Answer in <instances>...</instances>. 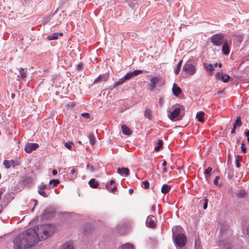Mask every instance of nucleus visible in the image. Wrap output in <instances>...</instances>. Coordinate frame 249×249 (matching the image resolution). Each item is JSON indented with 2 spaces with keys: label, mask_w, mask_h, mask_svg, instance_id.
Listing matches in <instances>:
<instances>
[{
  "label": "nucleus",
  "mask_w": 249,
  "mask_h": 249,
  "mask_svg": "<svg viewBox=\"0 0 249 249\" xmlns=\"http://www.w3.org/2000/svg\"><path fill=\"white\" fill-rule=\"evenodd\" d=\"M222 53L225 55H228L230 52V48L227 40H225L222 44Z\"/></svg>",
  "instance_id": "f8f14e48"
},
{
  "label": "nucleus",
  "mask_w": 249,
  "mask_h": 249,
  "mask_svg": "<svg viewBox=\"0 0 249 249\" xmlns=\"http://www.w3.org/2000/svg\"><path fill=\"white\" fill-rule=\"evenodd\" d=\"M39 147L37 143H28L26 144L24 150L27 153H30L33 151L35 150Z\"/></svg>",
  "instance_id": "0eeeda50"
},
{
  "label": "nucleus",
  "mask_w": 249,
  "mask_h": 249,
  "mask_svg": "<svg viewBox=\"0 0 249 249\" xmlns=\"http://www.w3.org/2000/svg\"><path fill=\"white\" fill-rule=\"evenodd\" d=\"M212 170L211 167H208L204 172L205 178L207 180H209L211 176V173Z\"/></svg>",
  "instance_id": "b1692460"
},
{
  "label": "nucleus",
  "mask_w": 249,
  "mask_h": 249,
  "mask_svg": "<svg viewBox=\"0 0 249 249\" xmlns=\"http://www.w3.org/2000/svg\"><path fill=\"white\" fill-rule=\"evenodd\" d=\"M216 78L217 79H220L223 82L226 83L229 81L230 76L228 75L224 74L222 72H219L216 75Z\"/></svg>",
  "instance_id": "1a4fd4ad"
},
{
  "label": "nucleus",
  "mask_w": 249,
  "mask_h": 249,
  "mask_svg": "<svg viewBox=\"0 0 249 249\" xmlns=\"http://www.w3.org/2000/svg\"><path fill=\"white\" fill-rule=\"evenodd\" d=\"M217 65H218L217 63H215L214 64H213V68L214 69L217 67Z\"/></svg>",
  "instance_id": "680f3d73"
},
{
  "label": "nucleus",
  "mask_w": 249,
  "mask_h": 249,
  "mask_svg": "<svg viewBox=\"0 0 249 249\" xmlns=\"http://www.w3.org/2000/svg\"><path fill=\"white\" fill-rule=\"evenodd\" d=\"M82 116L84 117V118H86L87 119H88L89 118V113H82Z\"/></svg>",
  "instance_id": "a18cd8bd"
},
{
  "label": "nucleus",
  "mask_w": 249,
  "mask_h": 249,
  "mask_svg": "<svg viewBox=\"0 0 249 249\" xmlns=\"http://www.w3.org/2000/svg\"><path fill=\"white\" fill-rule=\"evenodd\" d=\"M73 145V144L71 142H66L65 143V146L68 149H71Z\"/></svg>",
  "instance_id": "c9c22d12"
},
{
  "label": "nucleus",
  "mask_w": 249,
  "mask_h": 249,
  "mask_svg": "<svg viewBox=\"0 0 249 249\" xmlns=\"http://www.w3.org/2000/svg\"><path fill=\"white\" fill-rule=\"evenodd\" d=\"M236 129V128H234V127H233L232 129L231 130V134H234V133H235V129Z\"/></svg>",
  "instance_id": "5fc2aeb1"
},
{
  "label": "nucleus",
  "mask_w": 249,
  "mask_h": 249,
  "mask_svg": "<svg viewBox=\"0 0 249 249\" xmlns=\"http://www.w3.org/2000/svg\"><path fill=\"white\" fill-rule=\"evenodd\" d=\"M77 171V170L74 168H72L71 171V174H74L75 173H76V172Z\"/></svg>",
  "instance_id": "8fccbe9b"
},
{
  "label": "nucleus",
  "mask_w": 249,
  "mask_h": 249,
  "mask_svg": "<svg viewBox=\"0 0 249 249\" xmlns=\"http://www.w3.org/2000/svg\"><path fill=\"white\" fill-rule=\"evenodd\" d=\"M225 40L222 34H215L211 37V42L216 46H220Z\"/></svg>",
  "instance_id": "39448f33"
},
{
  "label": "nucleus",
  "mask_w": 249,
  "mask_h": 249,
  "mask_svg": "<svg viewBox=\"0 0 249 249\" xmlns=\"http://www.w3.org/2000/svg\"><path fill=\"white\" fill-rule=\"evenodd\" d=\"M155 219V218L152 215L148 216L146 220V226L150 228L155 227L156 226Z\"/></svg>",
  "instance_id": "9d476101"
},
{
  "label": "nucleus",
  "mask_w": 249,
  "mask_h": 249,
  "mask_svg": "<svg viewBox=\"0 0 249 249\" xmlns=\"http://www.w3.org/2000/svg\"><path fill=\"white\" fill-rule=\"evenodd\" d=\"M247 234L249 236V225L247 228Z\"/></svg>",
  "instance_id": "6e6d98bb"
},
{
  "label": "nucleus",
  "mask_w": 249,
  "mask_h": 249,
  "mask_svg": "<svg viewBox=\"0 0 249 249\" xmlns=\"http://www.w3.org/2000/svg\"><path fill=\"white\" fill-rule=\"evenodd\" d=\"M36 233L38 242L40 239L45 240L51 236L54 231V226L53 225H44L34 229Z\"/></svg>",
  "instance_id": "f03ea898"
},
{
  "label": "nucleus",
  "mask_w": 249,
  "mask_h": 249,
  "mask_svg": "<svg viewBox=\"0 0 249 249\" xmlns=\"http://www.w3.org/2000/svg\"><path fill=\"white\" fill-rule=\"evenodd\" d=\"M117 173L121 176L125 175L127 176L129 174V169L127 168H118Z\"/></svg>",
  "instance_id": "dca6fc26"
},
{
  "label": "nucleus",
  "mask_w": 249,
  "mask_h": 249,
  "mask_svg": "<svg viewBox=\"0 0 249 249\" xmlns=\"http://www.w3.org/2000/svg\"><path fill=\"white\" fill-rule=\"evenodd\" d=\"M180 112V109L179 107H176L174 110L168 115V117L171 120H175L180 119L179 114Z\"/></svg>",
  "instance_id": "423d86ee"
},
{
  "label": "nucleus",
  "mask_w": 249,
  "mask_h": 249,
  "mask_svg": "<svg viewBox=\"0 0 249 249\" xmlns=\"http://www.w3.org/2000/svg\"><path fill=\"white\" fill-rule=\"evenodd\" d=\"M47 187V185L46 184H41L38 187V189H41V190H44V189H46Z\"/></svg>",
  "instance_id": "79ce46f5"
},
{
  "label": "nucleus",
  "mask_w": 249,
  "mask_h": 249,
  "mask_svg": "<svg viewBox=\"0 0 249 249\" xmlns=\"http://www.w3.org/2000/svg\"><path fill=\"white\" fill-rule=\"evenodd\" d=\"M144 116L149 120H151L152 119V115L151 113V111L150 109L147 108L145 110Z\"/></svg>",
  "instance_id": "bb28decb"
},
{
  "label": "nucleus",
  "mask_w": 249,
  "mask_h": 249,
  "mask_svg": "<svg viewBox=\"0 0 249 249\" xmlns=\"http://www.w3.org/2000/svg\"><path fill=\"white\" fill-rule=\"evenodd\" d=\"M166 161H164L162 163V166L164 167L166 165Z\"/></svg>",
  "instance_id": "052dcab7"
},
{
  "label": "nucleus",
  "mask_w": 249,
  "mask_h": 249,
  "mask_svg": "<svg viewBox=\"0 0 249 249\" xmlns=\"http://www.w3.org/2000/svg\"><path fill=\"white\" fill-rule=\"evenodd\" d=\"M1 206L0 205V213H1Z\"/></svg>",
  "instance_id": "338daca9"
},
{
  "label": "nucleus",
  "mask_w": 249,
  "mask_h": 249,
  "mask_svg": "<svg viewBox=\"0 0 249 249\" xmlns=\"http://www.w3.org/2000/svg\"><path fill=\"white\" fill-rule=\"evenodd\" d=\"M83 68V65L82 64H79L77 66V70L78 71H80L81 70V69H82Z\"/></svg>",
  "instance_id": "09e8293b"
},
{
  "label": "nucleus",
  "mask_w": 249,
  "mask_h": 249,
  "mask_svg": "<svg viewBox=\"0 0 249 249\" xmlns=\"http://www.w3.org/2000/svg\"><path fill=\"white\" fill-rule=\"evenodd\" d=\"M182 71L185 72L187 76H190L194 75L196 71V67L191 63H185L183 67Z\"/></svg>",
  "instance_id": "20e7f679"
},
{
  "label": "nucleus",
  "mask_w": 249,
  "mask_h": 249,
  "mask_svg": "<svg viewBox=\"0 0 249 249\" xmlns=\"http://www.w3.org/2000/svg\"><path fill=\"white\" fill-rule=\"evenodd\" d=\"M38 193H39V195H40L41 196H43L44 197H47V194L44 191H43V190L38 189Z\"/></svg>",
  "instance_id": "4c0bfd02"
},
{
  "label": "nucleus",
  "mask_w": 249,
  "mask_h": 249,
  "mask_svg": "<svg viewBox=\"0 0 249 249\" xmlns=\"http://www.w3.org/2000/svg\"><path fill=\"white\" fill-rule=\"evenodd\" d=\"M18 73H16L17 74V77L18 78H21L23 80H25L26 78L27 74V70L26 69H24L22 68H20L18 69Z\"/></svg>",
  "instance_id": "9b49d317"
},
{
  "label": "nucleus",
  "mask_w": 249,
  "mask_h": 249,
  "mask_svg": "<svg viewBox=\"0 0 249 249\" xmlns=\"http://www.w3.org/2000/svg\"><path fill=\"white\" fill-rule=\"evenodd\" d=\"M159 81V79L157 77H153L150 79V84L149 85V89L152 91L155 88L156 84Z\"/></svg>",
  "instance_id": "ddd939ff"
},
{
  "label": "nucleus",
  "mask_w": 249,
  "mask_h": 249,
  "mask_svg": "<svg viewBox=\"0 0 249 249\" xmlns=\"http://www.w3.org/2000/svg\"><path fill=\"white\" fill-rule=\"evenodd\" d=\"M14 249H28L38 243L36 233L34 229H28L16 236L13 240Z\"/></svg>",
  "instance_id": "f257e3e1"
},
{
  "label": "nucleus",
  "mask_w": 249,
  "mask_h": 249,
  "mask_svg": "<svg viewBox=\"0 0 249 249\" xmlns=\"http://www.w3.org/2000/svg\"><path fill=\"white\" fill-rule=\"evenodd\" d=\"M142 73V71L140 70H137L133 71H131L127 73L123 77L125 81L131 79L132 77Z\"/></svg>",
  "instance_id": "6e6552de"
},
{
  "label": "nucleus",
  "mask_w": 249,
  "mask_h": 249,
  "mask_svg": "<svg viewBox=\"0 0 249 249\" xmlns=\"http://www.w3.org/2000/svg\"><path fill=\"white\" fill-rule=\"evenodd\" d=\"M114 182H115L113 180H111L109 184H107L106 185V188L107 190L110 189L112 193H114L117 190V188L115 186H114L112 188L111 187V186H112L114 183Z\"/></svg>",
  "instance_id": "aec40b11"
},
{
  "label": "nucleus",
  "mask_w": 249,
  "mask_h": 249,
  "mask_svg": "<svg viewBox=\"0 0 249 249\" xmlns=\"http://www.w3.org/2000/svg\"><path fill=\"white\" fill-rule=\"evenodd\" d=\"M241 150L243 153H245L246 152V148L245 147V144L242 143L241 145Z\"/></svg>",
  "instance_id": "37998d69"
},
{
  "label": "nucleus",
  "mask_w": 249,
  "mask_h": 249,
  "mask_svg": "<svg viewBox=\"0 0 249 249\" xmlns=\"http://www.w3.org/2000/svg\"><path fill=\"white\" fill-rule=\"evenodd\" d=\"M235 162H236V167L239 168L240 167V164H239V160H236V161H235Z\"/></svg>",
  "instance_id": "3c124183"
},
{
  "label": "nucleus",
  "mask_w": 249,
  "mask_h": 249,
  "mask_svg": "<svg viewBox=\"0 0 249 249\" xmlns=\"http://www.w3.org/2000/svg\"><path fill=\"white\" fill-rule=\"evenodd\" d=\"M180 68H181V67H180L179 66L177 65V66L176 67V68L174 69V72L176 74H178L180 71Z\"/></svg>",
  "instance_id": "58836bf2"
},
{
  "label": "nucleus",
  "mask_w": 249,
  "mask_h": 249,
  "mask_svg": "<svg viewBox=\"0 0 249 249\" xmlns=\"http://www.w3.org/2000/svg\"><path fill=\"white\" fill-rule=\"evenodd\" d=\"M166 171H167L166 168V167H164L163 168V170L162 172H166Z\"/></svg>",
  "instance_id": "e2e57ef3"
},
{
  "label": "nucleus",
  "mask_w": 249,
  "mask_h": 249,
  "mask_svg": "<svg viewBox=\"0 0 249 249\" xmlns=\"http://www.w3.org/2000/svg\"><path fill=\"white\" fill-rule=\"evenodd\" d=\"M164 98L163 97H160L159 101V104L160 106V107H162L164 104Z\"/></svg>",
  "instance_id": "ea45409f"
},
{
  "label": "nucleus",
  "mask_w": 249,
  "mask_h": 249,
  "mask_svg": "<svg viewBox=\"0 0 249 249\" xmlns=\"http://www.w3.org/2000/svg\"><path fill=\"white\" fill-rule=\"evenodd\" d=\"M170 189V186L167 184H164L161 187V191L163 194H166Z\"/></svg>",
  "instance_id": "393cba45"
},
{
  "label": "nucleus",
  "mask_w": 249,
  "mask_h": 249,
  "mask_svg": "<svg viewBox=\"0 0 249 249\" xmlns=\"http://www.w3.org/2000/svg\"><path fill=\"white\" fill-rule=\"evenodd\" d=\"M182 60H181L179 61V62H178V64L177 65L179 66L180 67H181V65H182Z\"/></svg>",
  "instance_id": "13d9d810"
},
{
  "label": "nucleus",
  "mask_w": 249,
  "mask_h": 249,
  "mask_svg": "<svg viewBox=\"0 0 249 249\" xmlns=\"http://www.w3.org/2000/svg\"><path fill=\"white\" fill-rule=\"evenodd\" d=\"M87 169L91 172H94L95 171V168L93 165L88 164L87 166Z\"/></svg>",
  "instance_id": "e433bc0d"
},
{
  "label": "nucleus",
  "mask_w": 249,
  "mask_h": 249,
  "mask_svg": "<svg viewBox=\"0 0 249 249\" xmlns=\"http://www.w3.org/2000/svg\"><path fill=\"white\" fill-rule=\"evenodd\" d=\"M155 206H154V205H153V206L151 207V211H153V212H154V211H155Z\"/></svg>",
  "instance_id": "bf43d9fd"
},
{
  "label": "nucleus",
  "mask_w": 249,
  "mask_h": 249,
  "mask_svg": "<svg viewBox=\"0 0 249 249\" xmlns=\"http://www.w3.org/2000/svg\"><path fill=\"white\" fill-rule=\"evenodd\" d=\"M89 140L90 143L92 145H93L95 143V138L94 137L93 134H90L89 135Z\"/></svg>",
  "instance_id": "72a5a7b5"
},
{
  "label": "nucleus",
  "mask_w": 249,
  "mask_h": 249,
  "mask_svg": "<svg viewBox=\"0 0 249 249\" xmlns=\"http://www.w3.org/2000/svg\"><path fill=\"white\" fill-rule=\"evenodd\" d=\"M61 249H74L72 244L68 242L66 243L62 246Z\"/></svg>",
  "instance_id": "cd10ccee"
},
{
  "label": "nucleus",
  "mask_w": 249,
  "mask_h": 249,
  "mask_svg": "<svg viewBox=\"0 0 249 249\" xmlns=\"http://www.w3.org/2000/svg\"><path fill=\"white\" fill-rule=\"evenodd\" d=\"M205 203L203 204V209H206L207 208L208 199L206 198L204 199Z\"/></svg>",
  "instance_id": "c03bdc74"
},
{
  "label": "nucleus",
  "mask_w": 249,
  "mask_h": 249,
  "mask_svg": "<svg viewBox=\"0 0 249 249\" xmlns=\"http://www.w3.org/2000/svg\"><path fill=\"white\" fill-rule=\"evenodd\" d=\"M107 80V77L105 75L99 76L94 81L95 83H97L101 81H105Z\"/></svg>",
  "instance_id": "c756f323"
},
{
  "label": "nucleus",
  "mask_w": 249,
  "mask_h": 249,
  "mask_svg": "<svg viewBox=\"0 0 249 249\" xmlns=\"http://www.w3.org/2000/svg\"><path fill=\"white\" fill-rule=\"evenodd\" d=\"M3 165L7 169L10 168L11 166L13 167H15V161L13 160H4L3 161Z\"/></svg>",
  "instance_id": "f3484780"
},
{
  "label": "nucleus",
  "mask_w": 249,
  "mask_h": 249,
  "mask_svg": "<svg viewBox=\"0 0 249 249\" xmlns=\"http://www.w3.org/2000/svg\"><path fill=\"white\" fill-rule=\"evenodd\" d=\"M242 125V122L241 121L240 116L237 117L233 124V127H234V128H237L238 127H240Z\"/></svg>",
  "instance_id": "412c9836"
},
{
  "label": "nucleus",
  "mask_w": 249,
  "mask_h": 249,
  "mask_svg": "<svg viewBox=\"0 0 249 249\" xmlns=\"http://www.w3.org/2000/svg\"><path fill=\"white\" fill-rule=\"evenodd\" d=\"M121 127L122 132L124 134L126 135H130L132 133V131L125 125H122Z\"/></svg>",
  "instance_id": "6ab92c4d"
},
{
  "label": "nucleus",
  "mask_w": 249,
  "mask_h": 249,
  "mask_svg": "<svg viewBox=\"0 0 249 249\" xmlns=\"http://www.w3.org/2000/svg\"><path fill=\"white\" fill-rule=\"evenodd\" d=\"M59 183V180L58 179H52L50 181V184H53V186H56Z\"/></svg>",
  "instance_id": "f704fd0d"
},
{
  "label": "nucleus",
  "mask_w": 249,
  "mask_h": 249,
  "mask_svg": "<svg viewBox=\"0 0 249 249\" xmlns=\"http://www.w3.org/2000/svg\"><path fill=\"white\" fill-rule=\"evenodd\" d=\"M34 201L35 202V205H36L37 203V201L36 200H34Z\"/></svg>",
  "instance_id": "69168bd1"
},
{
  "label": "nucleus",
  "mask_w": 249,
  "mask_h": 249,
  "mask_svg": "<svg viewBox=\"0 0 249 249\" xmlns=\"http://www.w3.org/2000/svg\"><path fill=\"white\" fill-rule=\"evenodd\" d=\"M128 192H129V194L131 195L133 193V190L132 189L130 188V189H129Z\"/></svg>",
  "instance_id": "4d7b16f0"
},
{
  "label": "nucleus",
  "mask_w": 249,
  "mask_h": 249,
  "mask_svg": "<svg viewBox=\"0 0 249 249\" xmlns=\"http://www.w3.org/2000/svg\"><path fill=\"white\" fill-rule=\"evenodd\" d=\"M54 213L52 212H48V211H45L44 212V217L45 218H51L53 217Z\"/></svg>",
  "instance_id": "7c9ffc66"
},
{
  "label": "nucleus",
  "mask_w": 249,
  "mask_h": 249,
  "mask_svg": "<svg viewBox=\"0 0 249 249\" xmlns=\"http://www.w3.org/2000/svg\"><path fill=\"white\" fill-rule=\"evenodd\" d=\"M89 184L90 187L93 188H97L99 185V183L94 178H92L89 181Z\"/></svg>",
  "instance_id": "4be33fe9"
},
{
  "label": "nucleus",
  "mask_w": 249,
  "mask_h": 249,
  "mask_svg": "<svg viewBox=\"0 0 249 249\" xmlns=\"http://www.w3.org/2000/svg\"><path fill=\"white\" fill-rule=\"evenodd\" d=\"M219 179V177L218 176H217L214 179L213 183L214 185H217L218 183V180Z\"/></svg>",
  "instance_id": "de8ad7c7"
},
{
  "label": "nucleus",
  "mask_w": 249,
  "mask_h": 249,
  "mask_svg": "<svg viewBox=\"0 0 249 249\" xmlns=\"http://www.w3.org/2000/svg\"><path fill=\"white\" fill-rule=\"evenodd\" d=\"M50 19V17H46L44 19V20H45L46 22L49 21Z\"/></svg>",
  "instance_id": "864d4df0"
},
{
  "label": "nucleus",
  "mask_w": 249,
  "mask_h": 249,
  "mask_svg": "<svg viewBox=\"0 0 249 249\" xmlns=\"http://www.w3.org/2000/svg\"><path fill=\"white\" fill-rule=\"evenodd\" d=\"M52 173L53 175H56L57 174V171L56 170L54 169L52 171Z\"/></svg>",
  "instance_id": "603ef678"
},
{
  "label": "nucleus",
  "mask_w": 249,
  "mask_h": 249,
  "mask_svg": "<svg viewBox=\"0 0 249 249\" xmlns=\"http://www.w3.org/2000/svg\"><path fill=\"white\" fill-rule=\"evenodd\" d=\"M142 184L144 185V188L145 189L148 188L149 186V182L145 180V181H143Z\"/></svg>",
  "instance_id": "a19ab883"
},
{
  "label": "nucleus",
  "mask_w": 249,
  "mask_h": 249,
  "mask_svg": "<svg viewBox=\"0 0 249 249\" xmlns=\"http://www.w3.org/2000/svg\"><path fill=\"white\" fill-rule=\"evenodd\" d=\"M237 195L239 197H244L246 196V192L244 190H240L238 192Z\"/></svg>",
  "instance_id": "473e14b6"
},
{
  "label": "nucleus",
  "mask_w": 249,
  "mask_h": 249,
  "mask_svg": "<svg viewBox=\"0 0 249 249\" xmlns=\"http://www.w3.org/2000/svg\"><path fill=\"white\" fill-rule=\"evenodd\" d=\"M119 249H134L133 246L130 243H126L121 247H120Z\"/></svg>",
  "instance_id": "a878e982"
},
{
  "label": "nucleus",
  "mask_w": 249,
  "mask_h": 249,
  "mask_svg": "<svg viewBox=\"0 0 249 249\" xmlns=\"http://www.w3.org/2000/svg\"><path fill=\"white\" fill-rule=\"evenodd\" d=\"M172 92L176 96H178L181 92V89L176 84H174L172 88Z\"/></svg>",
  "instance_id": "2eb2a0df"
},
{
  "label": "nucleus",
  "mask_w": 249,
  "mask_h": 249,
  "mask_svg": "<svg viewBox=\"0 0 249 249\" xmlns=\"http://www.w3.org/2000/svg\"><path fill=\"white\" fill-rule=\"evenodd\" d=\"M245 135L247 137L248 141L249 142V130H247L245 132Z\"/></svg>",
  "instance_id": "49530a36"
},
{
  "label": "nucleus",
  "mask_w": 249,
  "mask_h": 249,
  "mask_svg": "<svg viewBox=\"0 0 249 249\" xmlns=\"http://www.w3.org/2000/svg\"><path fill=\"white\" fill-rule=\"evenodd\" d=\"M177 227H174L172 229L173 230V239L176 244L179 247H184L186 243V236L184 234L182 233H178L175 234V229H177Z\"/></svg>",
  "instance_id": "7ed1b4c3"
},
{
  "label": "nucleus",
  "mask_w": 249,
  "mask_h": 249,
  "mask_svg": "<svg viewBox=\"0 0 249 249\" xmlns=\"http://www.w3.org/2000/svg\"><path fill=\"white\" fill-rule=\"evenodd\" d=\"M218 66L221 68L222 67V64L221 63H219L218 64Z\"/></svg>",
  "instance_id": "0e129e2a"
},
{
  "label": "nucleus",
  "mask_w": 249,
  "mask_h": 249,
  "mask_svg": "<svg viewBox=\"0 0 249 249\" xmlns=\"http://www.w3.org/2000/svg\"><path fill=\"white\" fill-rule=\"evenodd\" d=\"M203 66L206 70L209 72L210 75H212L213 74V71L214 70V68L212 64L204 63Z\"/></svg>",
  "instance_id": "4468645a"
},
{
  "label": "nucleus",
  "mask_w": 249,
  "mask_h": 249,
  "mask_svg": "<svg viewBox=\"0 0 249 249\" xmlns=\"http://www.w3.org/2000/svg\"><path fill=\"white\" fill-rule=\"evenodd\" d=\"M62 33H53L47 36V38L49 40H55L58 38L59 36H62Z\"/></svg>",
  "instance_id": "a211bd4d"
},
{
  "label": "nucleus",
  "mask_w": 249,
  "mask_h": 249,
  "mask_svg": "<svg viewBox=\"0 0 249 249\" xmlns=\"http://www.w3.org/2000/svg\"><path fill=\"white\" fill-rule=\"evenodd\" d=\"M158 145L155 147V150L158 151L162 146V141L161 140H158L157 142Z\"/></svg>",
  "instance_id": "2f4dec72"
},
{
  "label": "nucleus",
  "mask_w": 249,
  "mask_h": 249,
  "mask_svg": "<svg viewBox=\"0 0 249 249\" xmlns=\"http://www.w3.org/2000/svg\"><path fill=\"white\" fill-rule=\"evenodd\" d=\"M204 115V113L202 111H200L197 113L196 117L197 119V120L199 122H204V119L203 116Z\"/></svg>",
  "instance_id": "5701e85b"
},
{
  "label": "nucleus",
  "mask_w": 249,
  "mask_h": 249,
  "mask_svg": "<svg viewBox=\"0 0 249 249\" xmlns=\"http://www.w3.org/2000/svg\"><path fill=\"white\" fill-rule=\"evenodd\" d=\"M125 80H124V77H122L118 81H116L115 82H114V83L113 84V87H116L118 86L123 84L125 82Z\"/></svg>",
  "instance_id": "c85d7f7f"
}]
</instances>
